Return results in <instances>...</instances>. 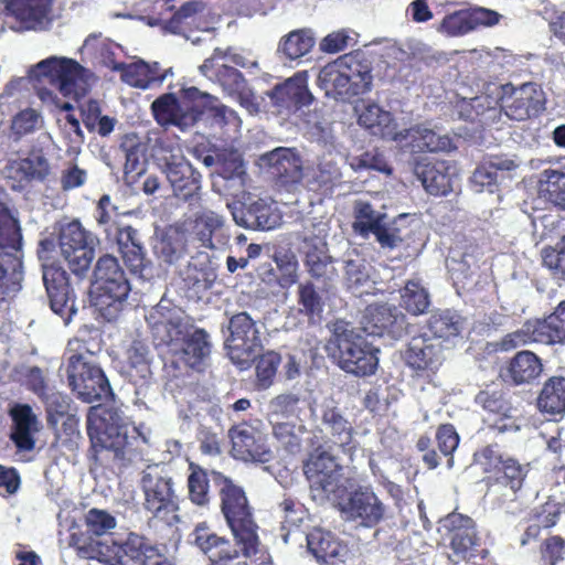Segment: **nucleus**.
<instances>
[{
  "label": "nucleus",
  "mask_w": 565,
  "mask_h": 565,
  "mask_svg": "<svg viewBox=\"0 0 565 565\" xmlns=\"http://www.w3.org/2000/svg\"><path fill=\"white\" fill-rule=\"evenodd\" d=\"M106 63L109 65L110 70L120 73V78L124 83L143 90L160 86L168 76L173 74L171 67L161 71V66L158 62L147 63L143 60H138L130 64L118 62Z\"/></svg>",
  "instance_id": "27"
},
{
  "label": "nucleus",
  "mask_w": 565,
  "mask_h": 565,
  "mask_svg": "<svg viewBox=\"0 0 565 565\" xmlns=\"http://www.w3.org/2000/svg\"><path fill=\"white\" fill-rule=\"evenodd\" d=\"M184 281L196 290H206L212 287L216 275L210 266L209 254L200 253L189 262L183 273Z\"/></svg>",
  "instance_id": "46"
},
{
  "label": "nucleus",
  "mask_w": 565,
  "mask_h": 565,
  "mask_svg": "<svg viewBox=\"0 0 565 565\" xmlns=\"http://www.w3.org/2000/svg\"><path fill=\"white\" fill-rule=\"evenodd\" d=\"M300 397L295 393H284L275 396L268 403V418L270 424L290 422V418L299 420Z\"/></svg>",
  "instance_id": "52"
},
{
  "label": "nucleus",
  "mask_w": 565,
  "mask_h": 565,
  "mask_svg": "<svg viewBox=\"0 0 565 565\" xmlns=\"http://www.w3.org/2000/svg\"><path fill=\"white\" fill-rule=\"evenodd\" d=\"M516 168V163L504 156L486 158L473 171L470 183L476 192L494 193L499 184L508 178V173Z\"/></svg>",
  "instance_id": "32"
},
{
  "label": "nucleus",
  "mask_w": 565,
  "mask_h": 565,
  "mask_svg": "<svg viewBox=\"0 0 565 565\" xmlns=\"http://www.w3.org/2000/svg\"><path fill=\"white\" fill-rule=\"evenodd\" d=\"M348 75L341 67V62L333 61L323 66L318 75V84L327 96L338 98L351 97L353 89L350 86Z\"/></svg>",
  "instance_id": "42"
},
{
  "label": "nucleus",
  "mask_w": 565,
  "mask_h": 565,
  "mask_svg": "<svg viewBox=\"0 0 565 565\" xmlns=\"http://www.w3.org/2000/svg\"><path fill=\"white\" fill-rule=\"evenodd\" d=\"M156 121L164 126H175L182 131L193 128L200 120V111L188 104L178 100L174 94L159 96L151 104Z\"/></svg>",
  "instance_id": "24"
},
{
  "label": "nucleus",
  "mask_w": 565,
  "mask_h": 565,
  "mask_svg": "<svg viewBox=\"0 0 565 565\" xmlns=\"http://www.w3.org/2000/svg\"><path fill=\"white\" fill-rule=\"evenodd\" d=\"M111 237L116 239L130 274L141 280L148 279L151 275V263L146 258V250L138 230L120 224L115 227Z\"/></svg>",
  "instance_id": "17"
},
{
  "label": "nucleus",
  "mask_w": 565,
  "mask_h": 565,
  "mask_svg": "<svg viewBox=\"0 0 565 565\" xmlns=\"http://www.w3.org/2000/svg\"><path fill=\"white\" fill-rule=\"evenodd\" d=\"M162 172L166 174L175 196L184 201L194 200L201 189V175L184 158L180 148L164 149L161 157Z\"/></svg>",
  "instance_id": "14"
},
{
  "label": "nucleus",
  "mask_w": 565,
  "mask_h": 565,
  "mask_svg": "<svg viewBox=\"0 0 565 565\" xmlns=\"http://www.w3.org/2000/svg\"><path fill=\"white\" fill-rule=\"evenodd\" d=\"M215 172L220 179L214 183L215 186H222L232 196L244 192L247 173L239 153L231 152L218 157Z\"/></svg>",
  "instance_id": "38"
},
{
  "label": "nucleus",
  "mask_w": 565,
  "mask_h": 565,
  "mask_svg": "<svg viewBox=\"0 0 565 565\" xmlns=\"http://www.w3.org/2000/svg\"><path fill=\"white\" fill-rule=\"evenodd\" d=\"M353 216L352 228L354 233L367 238L370 234L375 232V227L385 221L386 214L375 211L369 202L358 200L354 203Z\"/></svg>",
  "instance_id": "47"
},
{
  "label": "nucleus",
  "mask_w": 565,
  "mask_h": 565,
  "mask_svg": "<svg viewBox=\"0 0 565 565\" xmlns=\"http://www.w3.org/2000/svg\"><path fill=\"white\" fill-rule=\"evenodd\" d=\"M307 546L318 562L341 557L345 552L332 533L321 529H315L307 535Z\"/></svg>",
  "instance_id": "43"
},
{
  "label": "nucleus",
  "mask_w": 565,
  "mask_h": 565,
  "mask_svg": "<svg viewBox=\"0 0 565 565\" xmlns=\"http://www.w3.org/2000/svg\"><path fill=\"white\" fill-rule=\"evenodd\" d=\"M428 329L435 338L450 340L462 331L463 319L450 310L436 311L428 320Z\"/></svg>",
  "instance_id": "48"
},
{
  "label": "nucleus",
  "mask_w": 565,
  "mask_h": 565,
  "mask_svg": "<svg viewBox=\"0 0 565 565\" xmlns=\"http://www.w3.org/2000/svg\"><path fill=\"white\" fill-rule=\"evenodd\" d=\"M326 350L341 370L355 376L372 375L379 365L380 350L345 321L333 324Z\"/></svg>",
  "instance_id": "3"
},
{
  "label": "nucleus",
  "mask_w": 565,
  "mask_h": 565,
  "mask_svg": "<svg viewBox=\"0 0 565 565\" xmlns=\"http://www.w3.org/2000/svg\"><path fill=\"white\" fill-rule=\"evenodd\" d=\"M209 333L203 330L191 327L186 330V334H182L179 341L170 347L171 353L192 369L201 370L211 354V343Z\"/></svg>",
  "instance_id": "28"
},
{
  "label": "nucleus",
  "mask_w": 565,
  "mask_h": 565,
  "mask_svg": "<svg viewBox=\"0 0 565 565\" xmlns=\"http://www.w3.org/2000/svg\"><path fill=\"white\" fill-rule=\"evenodd\" d=\"M193 535L195 545L212 565H248V557L242 556L228 540L217 535L205 523L198 524Z\"/></svg>",
  "instance_id": "23"
},
{
  "label": "nucleus",
  "mask_w": 565,
  "mask_h": 565,
  "mask_svg": "<svg viewBox=\"0 0 565 565\" xmlns=\"http://www.w3.org/2000/svg\"><path fill=\"white\" fill-rule=\"evenodd\" d=\"M226 57L227 53H223L221 49H215L213 55L200 65L199 71L207 79L218 84L224 93L234 96L247 83L239 71L225 63Z\"/></svg>",
  "instance_id": "29"
},
{
  "label": "nucleus",
  "mask_w": 565,
  "mask_h": 565,
  "mask_svg": "<svg viewBox=\"0 0 565 565\" xmlns=\"http://www.w3.org/2000/svg\"><path fill=\"white\" fill-rule=\"evenodd\" d=\"M154 340L169 348L191 327L185 312L162 298L146 317Z\"/></svg>",
  "instance_id": "13"
},
{
  "label": "nucleus",
  "mask_w": 565,
  "mask_h": 565,
  "mask_svg": "<svg viewBox=\"0 0 565 565\" xmlns=\"http://www.w3.org/2000/svg\"><path fill=\"white\" fill-rule=\"evenodd\" d=\"M224 224V216L205 209L195 213L193 231L204 247L214 248L213 234Z\"/></svg>",
  "instance_id": "54"
},
{
  "label": "nucleus",
  "mask_w": 565,
  "mask_h": 565,
  "mask_svg": "<svg viewBox=\"0 0 565 565\" xmlns=\"http://www.w3.org/2000/svg\"><path fill=\"white\" fill-rule=\"evenodd\" d=\"M565 343V300L543 320L526 321L519 330L507 334L501 342L502 350H511L530 343Z\"/></svg>",
  "instance_id": "10"
},
{
  "label": "nucleus",
  "mask_w": 565,
  "mask_h": 565,
  "mask_svg": "<svg viewBox=\"0 0 565 565\" xmlns=\"http://www.w3.org/2000/svg\"><path fill=\"white\" fill-rule=\"evenodd\" d=\"M95 246L96 245L82 246L78 248L64 247L61 249V255L74 275L83 277L89 270L95 257Z\"/></svg>",
  "instance_id": "59"
},
{
  "label": "nucleus",
  "mask_w": 565,
  "mask_h": 565,
  "mask_svg": "<svg viewBox=\"0 0 565 565\" xmlns=\"http://www.w3.org/2000/svg\"><path fill=\"white\" fill-rule=\"evenodd\" d=\"M94 277L93 305L106 321H115L124 309L131 285L118 259L109 254L97 259Z\"/></svg>",
  "instance_id": "5"
},
{
  "label": "nucleus",
  "mask_w": 565,
  "mask_h": 565,
  "mask_svg": "<svg viewBox=\"0 0 565 565\" xmlns=\"http://www.w3.org/2000/svg\"><path fill=\"white\" fill-rule=\"evenodd\" d=\"M29 78L39 84H50L63 96L78 99L96 83L93 72L68 57L50 56L29 71Z\"/></svg>",
  "instance_id": "4"
},
{
  "label": "nucleus",
  "mask_w": 565,
  "mask_h": 565,
  "mask_svg": "<svg viewBox=\"0 0 565 565\" xmlns=\"http://www.w3.org/2000/svg\"><path fill=\"white\" fill-rule=\"evenodd\" d=\"M60 249L64 247H86L96 245L93 234L87 232L78 221H73L62 226L58 236Z\"/></svg>",
  "instance_id": "60"
},
{
  "label": "nucleus",
  "mask_w": 565,
  "mask_h": 565,
  "mask_svg": "<svg viewBox=\"0 0 565 565\" xmlns=\"http://www.w3.org/2000/svg\"><path fill=\"white\" fill-rule=\"evenodd\" d=\"M87 433L96 452H113L122 467L143 460L150 446V430L130 424L117 408H106L102 415L89 417Z\"/></svg>",
  "instance_id": "1"
},
{
  "label": "nucleus",
  "mask_w": 565,
  "mask_h": 565,
  "mask_svg": "<svg viewBox=\"0 0 565 565\" xmlns=\"http://www.w3.org/2000/svg\"><path fill=\"white\" fill-rule=\"evenodd\" d=\"M341 512L347 521L363 527H374L384 520L386 507L370 487L359 488L349 494Z\"/></svg>",
  "instance_id": "15"
},
{
  "label": "nucleus",
  "mask_w": 565,
  "mask_h": 565,
  "mask_svg": "<svg viewBox=\"0 0 565 565\" xmlns=\"http://www.w3.org/2000/svg\"><path fill=\"white\" fill-rule=\"evenodd\" d=\"M225 340L227 355L241 369L249 365L255 351L260 347V332L257 322L247 313L239 312L231 317Z\"/></svg>",
  "instance_id": "12"
},
{
  "label": "nucleus",
  "mask_w": 565,
  "mask_h": 565,
  "mask_svg": "<svg viewBox=\"0 0 565 565\" xmlns=\"http://www.w3.org/2000/svg\"><path fill=\"white\" fill-rule=\"evenodd\" d=\"M359 124L371 131L374 136L387 138L393 136L392 116L379 105L371 104L359 116Z\"/></svg>",
  "instance_id": "53"
},
{
  "label": "nucleus",
  "mask_w": 565,
  "mask_h": 565,
  "mask_svg": "<svg viewBox=\"0 0 565 565\" xmlns=\"http://www.w3.org/2000/svg\"><path fill=\"white\" fill-rule=\"evenodd\" d=\"M114 547V556L107 561L109 565H147L158 551L157 546L137 533H129L122 543Z\"/></svg>",
  "instance_id": "36"
},
{
  "label": "nucleus",
  "mask_w": 565,
  "mask_h": 565,
  "mask_svg": "<svg viewBox=\"0 0 565 565\" xmlns=\"http://www.w3.org/2000/svg\"><path fill=\"white\" fill-rule=\"evenodd\" d=\"M407 220L406 214H399L394 218L385 216V221L375 227L374 235L376 242L383 249H395L404 242L403 232L406 228L404 223Z\"/></svg>",
  "instance_id": "49"
},
{
  "label": "nucleus",
  "mask_w": 565,
  "mask_h": 565,
  "mask_svg": "<svg viewBox=\"0 0 565 565\" xmlns=\"http://www.w3.org/2000/svg\"><path fill=\"white\" fill-rule=\"evenodd\" d=\"M395 140L405 141L413 152L422 151H450L452 146L451 138L446 134H440L426 126H416L405 129L393 137Z\"/></svg>",
  "instance_id": "35"
},
{
  "label": "nucleus",
  "mask_w": 565,
  "mask_h": 565,
  "mask_svg": "<svg viewBox=\"0 0 565 565\" xmlns=\"http://www.w3.org/2000/svg\"><path fill=\"white\" fill-rule=\"evenodd\" d=\"M509 371L515 384H523L537 379L543 371V365L533 352L521 351L511 360Z\"/></svg>",
  "instance_id": "45"
},
{
  "label": "nucleus",
  "mask_w": 565,
  "mask_h": 565,
  "mask_svg": "<svg viewBox=\"0 0 565 565\" xmlns=\"http://www.w3.org/2000/svg\"><path fill=\"white\" fill-rule=\"evenodd\" d=\"M303 472L313 501L326 504L339 499L343 488L342 466L330 446L315 448L303 463Z\"/></svg>",
  "instance_id": "8"
},
{
  "label": "nucleus",
  "mask_w": 565,
  "mask_h": 565,
  "mask_svg": "<svg viewBox=\"0 0 565 565\" xmlns=\"http://www.w3.org/2000/svg\"><path fill=\"white\" fill-rule=\"evenodd\" d=\"M232 455L234 458L250 462H268L273 452L267 445L266 437L255 427L241 424L230 430Z\"/></svg>",
  "instance_id": "20"
},
{
  "label": "nucleus",
  "mask_w": 565,
  "mask_h": 565,
  "mask_svg": "<svg viewBox=\"0 0 565 565\" xmlns=\"http://www.w3.org/2000/svg\"><path fill=\"white\" fill-rule=\"evenodd\" d=\"M50 171V164L44 156L32 153L25 159L9 158L1 172L8 180H12L11 188L17 190L22 182L31 179L43 180Z\"/></svg>",
  "instance_id": "34"
},
{
  "label": "nucleus",
  "mask_w": 565,
  "mask_h": 565,
  "mask_svg": "<svg viewBox=\"0 0 565 565\" xmlns=\"http://www.w3.org/2000/svg\"><path fill=\"white\" fill-rule=\"evenodd\" d=\"M280 360V355L274 351H268L257 359L256 386L258 390H267L273 385Z\"/></svg>",
  "instance_id": "63"
},
{
  "label": "nucleus",
  "mask_w": 565,
  "mask_h": 565,
  "mask_svg": "<svg viewBox=\"0 0 565 565\" xmlns=\"http://www.w3.org/2000/svg\"><path fill=\"white\" fill-rule=\"evenodd\" d=\"M40 398L45 405L49 426L56 428L60 418L68 416L71 406L70 398L66 395L53 390H49Z\"/></svg>",
  "instance_id": "61"
},
{
  "label": "nucleus",
  "mask_w": 565,
  "mask_h": 565,
  "mask_svg": "<svg viewBox=\"0 0 565 565\" xmlns=\"http://www.w3.org/2000/svg\"><path fill=\"white\" fill-rule=\"evenodd\" d=\"M527 471V465H521L518 460L505 457L497 472V482L515 493L522 488Z\"/></svg>",
  "instance_id": "58"
},
{
  "label": "nucleus",
  "mask_w": 565,
  "mask_h": 565,
  "mask_svg": "<svg viewBox=\"0 0 565 565\" xmlns=\"http://www.w3.org/2000/svg\"><path fill=\"white\" fill-rule=\"evenodd\" d=\"M537 407L550 415L565 413V377L553 376L548 379L537 398Z\"/></svg>",
  "instance_id": "44"
},
{
  "label": "nucleus",
  "mask_w": 565,
  "mask_h": 565,
  "mask_svg": "<svg viewBox=\"0 0 565 565\" xmlns=\"http://www.w3.org/2000/svg\"><path fill=\"white\" fill-rule=\"evenodd\" d=\"M151 352L149 345L141 340H134L126 350L128 375L137 385L135 394L137 403L148 406L152 395Z\"/></svg>",
  "instance_id": "19"
},
{
  "label": "nucleus",
  "mask_w": 565,
  "mask_h": 565,
  "mask_svg": "<svg viewBox=\"0 0 565 565\" xmlns=\"http://www.w3.org/2000/svg\"><path fill=\"white\" fill-rule=\"evenodd\" d=\"M157 256L167 264H175L186 252L185 237L178 231L163 234L154 246Z\"/></svg>",
  "instance_id": "55"
},
{
  "label": "nucleus",
  "mask_w": 565,
  "mask_h": 565,
  "mask_svg": "<svg viewBox=\"0 0 565 565\" xmlns=\"http://www.w3.org/2000/svg\"><path fill=\"white\" fill-rule=\"evenodd\" d=\"M143 508L153 518L169 522L178 509L174 482L169 470L160 463L148 465L140 472Z\"/></svg>",
  "instance_id": "9"
},
{
  "label": "nucleus",
  "mask_w": 565,
  "mask_h": 565,
  "mask_svg": "<svg viewBox=\"0 0 565 565\" xmlns=\"http://www.w3.org/2000/svg\"><path fill=\"white\" fill-rule=\"evenodd\" d=\"M321 433L343 452L352 455L355 449L353 439L354 429L351 423L343 416L333 402L323 404L320 415Z\"/></svg>",
  "instance_id": "30"
},
{
  "label": "nucleus",
  "mask_w": 565,
  "mask_h": 565,
  "mask_svg": "<svg viewBox=\"0 0 565 565\" xmlns=\"http://www.w3.org/2000/svg\"><path fill=\"white\" fill-rule=\"evenodd\" d=\"M307 186L310 190L317 191L323 186L331 185L341 178V170L338 161L331 153L323 156L317 168L305 175Z\"/></svg>",
  "instance_id": "50"
},
{
  "label": "nucleus",
  "mask_w": 565,
  "mask_h": 565,
  "mask_svg": "<svg viewBox=\"0 0 565 565\" xmlns=\"http://www.w3.org/2000/svg\"><path fill=\"white\" fill-rule=\"evenodd\" d=\"M10 415L13 420L11 438L20 450L30 451L35 447V434L41 429V422L28 404H17Z\"/></svg>",
  "instance_id": "37"
},
{
  "label": "nucleus",
  "mask_w": 565,
  "mask_h": 565,
  "mask_svg": "<svg viewBox=\"0 0 565 565\" xmlns=\"http://www.w3.org/2000/svg\"><path fill=\"white\" fill-rule=\"evenodd\" d=\"M267 95L279 110H297L312 100L306 72H299L282 84L276 85Z\"/></svg>",
  "instance_id": "31"
},
{
  "label": "nucleus",
  "mask_w": 565,
  "mask_h": 565,
  "mask_svg": "<svg viewBox=\"0 0 565 565\" xmlns=\"http://www.w3.org/2000/svg\"><path fill=\"white\" fill-rule=\"evenodd\" d=\"M21 234L17 221L0 200V302L21 289Z\"/></svg>",
  "instance_id": "6"
},
{
  "label": "nucleus",
  "mask_w": 565,
  "mask_h": 565,
  "mask_svg": "<svg viewBox=\"0 0 565 565\" xmlns=\"http://www.w3.org/2000/svg\"><path fill=\"white\" fill-rule=\"evenodd\" d=\"M315 39L309 31L298 30L286 35L279 43L278 51L289 60H297L310 52Z\"/></svg>",
  "instance_id": "57"
},
{
  "label": "nucleus",
  "mask_w": 565,
  "mask_h": 565,
  "mask_svg": "<svg viewBox=\"0 0 565 565\" xmlns=\"http://www.w3.org/2000/svg\"><path fill=\"white\" fill-rule=\"evenodd\" d=\"M273 434L277 441L290 454L301 450L303 436L307 433L301 420L271 424Z\"/></svg>",
  "instance_id": "51"
},
{
  "label": "nucleus",
  "mask_w": 565,
  "mask_h": 565,
  "mask_svg": "<svg viewBox=\"0 0 565 565\" xmlns=\"http://www.w3.org/2000/svg\"><path fill=\"white\" fill-rule=\"evenodd\" d=\"M414 173L425 190L433 195H446L454 188L455 169L447 161H419Z\"/></svg>",
  "instance_id": "33"
},
{
  "label": "nucleus",
  "mask_w": 565,
  "mask_h": 565,
  "mask_svg": "<svg viewBox=\"0 0 565 565\" xmlns=\"http://www.w3.org/2000/svg\"><path fill=\"white\" fill-rule=\"evenodd\" d=\"M343 72L348 75L353 95H361L371 90L372 63L363 52H353L338 57Z\"/></svg>",
  "instance_id": "39"
},
{
  "label": "nucleus",
  "mask_w": 565,
  "mask_h": 565,
  "mask_svg": "<svg viewBox=\"0 0 565 565\" xmlns=\"http://www.w3.org/2000/svg\"><path fill=\"white\" fill-rule=\"evenodd\" d=\"M401 305L414 316L422 315L430 305L428 291L417 280H408L401 290Z\"/></svg>",
  "instance_id": "56"
},
{
  "label": "nucleus",
  "mask_w": 565,
  "mask_h": 565,
  "mask_svg": "<svg viewBox=\"0 0 565 565\" xmlns=\"http://www.w3.org/2000/svg\"><path fill=\"white\" fill-rule=\"evenodd\" d=\"M322 232L323 230H319L317 235L311 236L309 228L305 227V265L312 278L328 285L337 278L338 271L332 257L328 254V246Z\"/></svg>",
  "instance_id": "25"
},
{
  "label": "nucleus",
  "mask_w": 565,
  "mask_h": 565,
  "mask_svg": "<svg viewBox=\"0 0 565 565\" xmlns=\"http://www.w3.org/2000/svg\"><path fill=\"white\" fill-rule=\"evenodd\" d=\"M191 473L188 478L189 497L198 505H204L209 502V473L200 466L190 465Z\"/></svg>",
  "instance_id": "62"
},
{
  "label": "nucleus",
  "mask_w": 565,
  "mask_h": 565,
  "mask_svg": "<svg viewBox=\"0 0 565 565\" xmlns=\"http://www.w3.org/2000/svg\"><path fill=\"white\" fill-rule=\"evenodd\" d=\"M258 164L284 184H299L305 178L303 160L297 148L277 147L259 156Z\"/></svg>",
  "instance_id": "21"
},
{
  "label": "nucleus",
  "mask_w": 565,
  "mask_h": 565,
  "mask_svg": "<svg viewBox=\"0 0 565 565\" xmlns=\"http://www.w3.org/2000/svg\"><path fill=\"white\" fill-rule=\"evenodd\" d=\"M452 553L449 559L458 564L466 559L470 550L477 543V531L471 518L460 513H450L443 521Z\"/></svg>",
  "instance_id": "26"
},
{
  "label": "nucleus",
  "mask_w": 565,
  "mask_h": 565,
  "mask_svg": "<svg viewBox=\"0 0 565 565\" xmlns=\"http://www.w3.org/2000/svg\"><path fill=\"white\" fill-rule=\"evenodd\" d=\"M540 183L545 184V190L552 200L565 209V166L558 169H546L541 173Z\"/></svg>",
  "instance_id": "64"
},
{
  "label": "nucleus",
  "mask_w": 565,
  "mask_h": 565,
  "mask_svg": "<svg viewBox=\"0 0 565 565\" xmlns=\"http://www.w3.org/2000/svg\"><path fill=\"white\" fill-rule=\"evenodd\" d=\"M210 476L218 487L221 509L236 545L241 547L239 554L252 557L259 547L258 527L253 520L244 490L220 472L212 471Z\"/></svg>",
  "instance_id": "2"
},
{
  "label": "nucleus",
  "mask_w": 565,
  "mask_h": 565,
  "mask_svg": "<svg viewBox=\"0 0 565 565\" xmlns=\"http://www.w3.org/2000/svg\"><path fill=\"white\" fill-rule=\"evenodd\" d=\"M55 0H0V13L15 19L22 29L45 30L52 22Z\"/></svg>",
  "instance_id": "18"
},
{
  "label": "nucleus",
  "mask_w": 565,
  "mask_h": 565,
  "mask_svg": "<svg viewBox=\"0 0 565 565\" xmlns=\"http://www.w3.org/2000/svg\"><path fill=\"white\" fill-rule=\"evenodd\" d=\"M408 323L402 311L387 303L371 305L362 320V330L367 335L381 337L384 332L392 338H401L407 332Z\"/></svg>",
  "instance_id": "22"
},
{
  "label": "nucleus",
  "mask_w": 565,
  "mask_h": 565,
  "mask_svg": "<svg viewBox=\"0 0 565 565\" xmlns=\"http://www.w3.org/2000/svg\"><path fill=\"white\" fill-rule=\"evenodd\" d=\"M405 360L411 367L419 371H435L443 363L439 347L419 338L411 341Z\"/></svg>",
  "instance_id": "41"
},
{
  "label": "nucleus",
  "mask_w": 565,
  "mask_h": 565,
  "mask_svg": "<svg viewBox=\"0 0 565 565\" xmlns=\"http://www.w3.org/2000/svg\"><path fill=\"white\" fill-rule=\"evenodd\" d=\"M68 343V358L66 362V375L68 385L77 397L85 403H94L113 396L110 384L103 370L95 363L94 356L87 350L73 352V345Z\"/></svg>",
  "instance_id": "7"
},
{
  "label": "nucleus",
  "mask_w": 565,
  "mask_h": 565,
  "mask_svg": "<svg viewBox=\"0 0 565 565\" xmlns=\"http://www.w3.org/2000/svg\"><path fill=\"white\" fill-rule=\"evenodd\" d=\"M371 266L356 252L351 250L343 258V277L347 287L354 294L370 292L373 280L371 279Z\"/></svg>",
  "instance_id": "40"
},
{
  "label": "nucleus",
  "mask_w": 565,
  "mask_h": 565,
  "mask_svg": "<svg viewBox=\"0 0 565 565\" xmlns=\"http://www.w3.org/2000/svg\"><path fill=\"white\" fill-rule=\"evenodd\" d=\"M501 109L514 120H525L537 116L544 109V96L542 89L533 83H526L518 88L502 87Z\"/></svg>",
  "instance_id": "16"
},
{
  "label": "nucleus",
  "mask_w": 565,
  "mask_h": 565,
  "mask_svg": "<svg viewBox=\"0 0 565 565\" xmlns=\"http://www.w3.org/2000/svg\"><path fill=\"white\" fill-rule=\"evenodd\" d=\"M51 242H42L39 257L42 263V278L50 300L51 309L68 324L76 313L75 296L71 288L66 271L55 263H47V246Z\"/></svg>",
  "instance_id": "11"
}]
</instances>
